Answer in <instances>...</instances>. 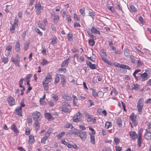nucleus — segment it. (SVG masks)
Listing matches in <instances>:
<instances>
[{"instance_id": "obj_1", "label": "nucleus", "mask_w": 151, "mask_h": 151, "mask_svg": "<svg viewBox=\"0 0 151 151\" xmlns=\"http://www.w3.org/2000/svg\"><path fill=\"white\" fill-rule=\"evenodd\" d=\"M52 77L51 75L48 74L42 82V84L44 89L45 90H48L49 89L48 83L51 81Z\"/></svg>"}, {"instance_id": "obj_2", "label": "nucleus", "mask_w": 151, "mask_h": 151, "mask_svg": "<svg viewBox=\"0 0 151 151\" xmlns=\"http://www.w3.org/2000/svg\"><path fill=\"white\" fill-rule=\"evenodd\" d=\"M75 135L79 136L82 140H84L86 138V134L85 132L78 131L77 132L75 133Z\"/></svg>"}, {"instance_id": "obj_3", "label": "nucleus", "mask_w": 151, "mask_h": 151, "mask_svg": "<svg viewBox=\"0 0 151 151\" xmlns=\"http://www.w3.org/2000/svg\"><path fill=\"white\" fill-rule=\"evenodd\" d=\"M82 114L80 112H78L73 118V122H81V118L82 117Z\"/></svg>"}, {"instance_id": "obj_4", "label": "nucleus", "mask_w": 151, "mask_h": 151, "mask_svg": "<svg viewBox=\"0 0 151 151\" xmlns=\"http://www.w3.org/2000/svg\"><path fill=\"white\" fill-rule=\"evenodd\" d=\"M137 116L134 115V113L131 114L130 116V119L132 122V124L134 126H136L137 125V123L136 120Z\"/></svg>"}, {"instance_id": "obj_5", "label": "nucleus", "mask_w": 151, "mask_h": 151, "mask_svg": "<svg viewBox=\"0 0 151 151\" xmlns=\"http://www.w3.org/2000/svg\"><path fill=\"white\" fill-rule=\"evenodd\" d=\"M41 115L40 113L37 111H35L33 113L32 116L33 120L35 121H38Z\"/></svg>"}, {"instance_id": "obj_6", "label": "nucleus", "mask_w": 151, "mask_h": 151, "mask_svg": "<svg viewBox=\"0 0 151 151\" xmlns=\"http://www.w3.org/2000/svg\"><path fill=\"white\" fill-rule=\"evenodd\" d=\"M7 100L10 106H12L14 104L15 100L13 97L10 96L9 97Z\"/></svg>"}, {"instance_id": "obj_7", "label": "nucleus", "mask_w": 151, "mask_h": 151, "mask_svg": "<svg viewBox=\"0 0 151 151\" xmlns=\"http://www.w3.org/2000/svg\"><path fill=\"white\" fill-rule=\"evenodd\" d=\"M147 76L148 74L146 72L141 74L140 77L141 78L142 81H144L147 79H148Z\"/></svg>"}, {"instance_id": "obj_8", "label": "nucleus", "mask_w": 151, "mask_h": 151, "mask_svg": "<svg viewBox=\"0 0 151 151\" xmlns=\"http://www.w3.org/2000/svg\"><path fill=\"white\" fill-rule=\"evenodd\" d=\"M145 137L147 140H149L151 138V133L147 129L145 134Z\"/></svg>"}, {"instance_id": "obj_9", "label": "nucleus", "mask_w": 151, "mask_h": 151, "mask_svg": "<svg viewBox=\"0 0 151 151\" xmlns=\"http://www.w3.org/2000/svg\"><path fill=\"white\" fill-rule=\"evenodd\" d=\"M35 7L36 9V10H42L43 9V7L41 6L40 2H38L35 4Z\"/></svg>"}, {"instance_id": "obj_10", "label": "nucleus", "mask_w": 151, "mask_h": 151, "mask_svg": "<svg viewBox=\"0 0 151 151\" xmlns=\"http://www.w3.org/2000/svg\"><path fill=\"white\" fill-rule=\"evenodd\" d=\"M15 111L17 113V115L20 116H22V108L20 106L17 108L16 109Z\"/></svg>"}, {"instance_id": "obj_11", "label": "nucleus", "mask_w": 151, "mask_h": 151, "mask_svg": "<svg viewBox=\"0 0 151 151\" xmlns=\"http://www.w3.org/2000/svg\"><path fill=\"white\" fill-rule=\"evenodd\" d=\"M139 137L138 139V147H139L141 144L142 142V133L141 132H139Z\"/></svg>"}, {"instance_id": "obj_12", "label": "nucleus", "mask_w": 151, "mask_h": 151, "mask_svg": "<svg viewBox=\"0 0 151 151\" xmlns=\"http://www.w3.org/2000/svg\"><path fill=\"white\" fill-rule=\"evenodd\" d=\"M129 135L133 140H134L138 137L137 134L134 132H130L129 133Z\"/></svg>"}, {"instance_id": "obj_13", "label": "nucleus", "mask_w": 151, "mask_h": 151, "mask_svg": "<svg viewBox=\"0 0 151 151\" xmlns=\"http://www.w3.org/2000/svg\"><path fill=\"white\" fill-rule=\"evenodd\" d=\"M143 104H137V107L138 110V112L140 114H141L142 110Z\"/></svg>"}, {"instance_id": "obj_14", "label": "nucleus", "mask_w": 151, "mask_h": 151, "mask_svg": "<svg viewBox=\"0 0 151 151\" xmlns=\"http://www.w3.org/2000/svg\"><path fill=\"white\" fill-rule=\"evenodd\" d=\"M20 44L19 42L18 41H17L15 45V49L16 51L18 52L20 51Z\"/></svg>"}, {"instance_id": "obj_15", "label": "nucleus", "mask_w": 151, "mask_h": 151, "mask_svg": "<svg viewBox=\"0 0 151 151\" xmlns=\"http://www.w3.org/2000/svg\"><path fill=\"white\" fill-rule=\"evenodd\" d=\"M45 117L48 120H50L52 119L53 117L50 113H47L45 114Z\"/></svg>"}, {"instance_id": "obj_16", "label": "nucleus", "mask_w": 151, "mask_h": 151, "mask_svg": "<svg viewBox=\"0 0 151 151\" xmlns=\"http://www.w3.org/2000/svg\"><path fill=\"white\" fill-rule=\"evenodd\" d=\"M102 60L104 61L105 63L110 65L111 66H112L113 65V63H111V62L109 61L108 59L104 57H101Z\"/></svg>"}, {"instance_id": "obj_17", "label": "nucleus", "mask_w": 151, "mask_h": 151, "mask_svg": "<svg viewBox=\"0 0 151 151\" xmlns=\"http://www.w3.org/2000/svg\"><path fill=\"white\" fill-rule=\"evenodd\" d=\"M91 32L92 33H94V34H100V33L99 31L98 30L96 29L94 27H92L91 28Z\"/></svg>"}, {"instance_id": "obj_18", "label": "nucleus", "mask_w": 151, "mask_h": 151, "mask_svg": "<svg viewBox=\"0 0 151 151\" xmlns=\"http://www.w3.org/2000/svg\"><path fill=\"white\" fill-rule=\"evenodd\" d=\"M69 60V58H68L66 60L64 61L61 64V67H64L67 66L68 65Z\"/></svg>"}, {"instance_id": "obj_19", "label": "nucleus", "mask_w": 151, "mask_h": 151, "mask_svg": "<svg viewBox=\"0 0 151 151\" xmlns=\"http://www.w3.org/2000/svg\"><path fill=\"white\" fill-rule=\"evenodd\" d=\"M11 129L16 133V134H17L19 133V131L14 124H13L12 125L11 127Z\"/></svg>"}, {"instance_id": "obj_20", "label": "nucleus", "mask_w": 151, "mask_h": 151, "mask_svg": "<svg viewBox=\"0 0 151 151\" xmlns=\"http://www.w3.org/2000/svg\"><path fill=\"white\" fill-rule=\"evenodd\" d=\"M139 86L137 84H134V85L132 86L131 89L132 90H138L139 88Z\"/></svg>"}, {"instance_id": "obj_21", "label": "nucleus", "mask_w": 151, "mask_h": 151, "mask_svg": "<svg viewBox=\"0 0 151 151\" xmlns=\"http://www.w3.org/2000/svg\"><path fill=\"white\" fill-rule=\"evenodd\" d=\"M30 42H26L24 44V49L25 51H26L28 49Z\"/></svg>"}, {"instance_id": "obj_22", "label": "nucleus", "mask_w": 151, "mask_h": 151, "mask_svg": "<svg viewBox=\"0 0 151 151\" xmlns=\"http://www.w3.org/2000/svg\"><path fill=\"white\" fill-rule=\"evenodd\" d=\"M73 104L74 106H76V103L78 101L77 99L76 98V96L74 95H73Z\"/></svg>"}, {"instance_id": "obj_23", "label": "nucleus", "mask_w": 151, "mask_h": 151, "mask_svg": "<svg viewBox=\"0 0 151 151\" xmlns=\"http://www.w3.org/2000/svg\"><path fill=\"white\" fill-rule=\"evenodd\" d=\"M61 111L65 113L68 112L69 111V109L68 108L64 106H63L61 108Z\"/></svg>"}, {"instance_id": "obj_24", "label": "nucleus", "mask_w": 151, "mask_h": 151, "mask_svg": "<svg viewBox=\"0 0 151 151\" xmlns=\"http://www.w3.org/2000/svg\"><path fill=\"white\" fill-rule=\"evenodd\" d=\"M65 134V132H62L56 135V137L58 139L62 138Z\"/></svg>"}, {"instance_id": "obj_25", "label": "nucleus", "mask_w": 151, "mask_h": 151, "mask_svg": "<svg viewBox=\"0 0 151 151\" xmlns=\"http://www.w3.org/2000/svg\"><path fill=\"white\" fill-rule=\"evenodd\" d=\"M130 11L133 12H136L137 9L133 5H131L130 6Z\"/></svg>"}, {"instance_id": "obj_26", "label": "nucleus", "mask_w": 151, "mask_h": 151, "mask_svg": "<svg viewBox=\"0 0 151 151\" xmlns=\"http://www.w3.org/2000/svg\"><path fill=\"white\" fill-rule=\"evenodd\" d=\"M117 124L118 125L119 127H121L122 126V121L121 119L118 118L116 120Z\"/></svg>"}, {"instance_id": "obj_27", "label": "nucleus", "mask_w": 151, "mask_h": 151, "mask_svg": "<svg viewBox=\"0 0 151 151\" xmlns=\"http://www.w3.org/2000/svg\"><path fill=\"white\" fill-rule=\"evenodd\" d=\"M52 133L51 130H48L47 132L45 133V137H47L48 139L49 137H50L51 133Z\"/></svg>"}, {"instance_id": "obj_28", "label": "nucleus", "mask_w": 151, "mask_h": 151, "mask_svg": "<svg viewBox=\"0 0 151 151\" xmlns=\"http://www.w3.org/2000/svg\"><path fill=\"white\" fill-rule=\"evenodd\" d=\"M57 38L56 37H53L52 39V40L50 42L51 44H55L57 42Z\"/></svg>"}, {"instance_id": "obj_29", "label": "nucleus", "mask_w": 151, "mask_h": 151, "mask_svg": "<svg viewBox=\"0 0 151 151\" xmlns=\"http://www.w3.org/2000/svg\"><path fill=\"white\" fill-rule=\"evenodd\" d=\"M91 142L93 144H94L95 142V137L93 135H91L90 136Z\"/></svg>"}, {"instance_id": "obj_30", "label": "nucleus", "mask_w": 151, "mask_h": 151, "mask_svg": "<svg viewBox=\"0 0 151 151\" xmlns=\"http://www.w3.org/2000/svg\"><path fill=\"white\" fill-rule=\"evenodd\" d=\"M35 140L34 137L33 136L30 135L29 136V142H33Z\"/></svg>"}, {"instance_id": "obj_31", "label": "nucleus", "mask_w": 151, "mask_h": 151, "mask_svg": "<svg viewBox=\"0 0 151 151\" xmlns=\"http://www.w3.org/2000/svg\"><path fill=\"white\" fill-rule=\"evenodd\" d=\"M112 125L111 124L110 122H107L105 123V127L107 129L109 128Z\"/></svg>"}, {"instance_id": "obj_32", "label": "nucleus", "mask_w": 151, "mask_h": 151, "mask_svg": "<svg viewBox=\"0 0 151 151\" xmlns=\"http://www.w3.org/2000/svg\"><path fill=\"white\" fill-rule=\"evenodd\" d=\"M66 71V69L65 68H63L62 69H60L58 70V72L59 73H65Z\"/></svg>"}, {"instance_id": "obj_33", "label": "nucleus", "mask_w": 151, "mask_h": 151, "mask_svg": "<svg viewBox=\"0 0 151 151\" xmlns=\"http://www.w3.org/2000/svg\"><path fill=\"white\" fill-rule=\"evenodd\" d=\"M18 19L17 18L15 19L14 23V25H15V26H16L17 28L18 27Z\"/></svg>"}, {"instance_id": "obj_34", "label": "nucleus", "mask_w": 151, "mask_h": 151, "mask_svg": "<svg viewBox=\"0 0 151 151\" xmlns=\"http://www.w3.org/2000/svg\"><path fill=\"white\" fill-rule=\"evenodd\" d=\"M59 17L58 16H55L54 18V22L55 24H57L59 19Z\"/></svg>"}, {"instance_id": "obj_35", "label": "nucleus", "mask_w": 151, "mask_h": 151, "mask_svg": "<svg viewBox=\"0 0 151 151\" xmlns=\"http://www.w3.org/2000/svg\"><path fill=\"white\" fill-rule=\"evenodd\" d=\"M52 97L54 99V100L55 101H56L58 100V96L56 94H53Z\"/></svg>"}, {"instance_id": "obj_36", "label": "nucleus", "mask_w": 151, "mask_h": 151, "mask_svg": "<svg viewBox=\"0 0 151 151\" xmlns=\"http://www.w3.org/2000/svg\"><path fill=\"white\" fill-rule=\"evenodd\" d=\"M89 16L92 17V19H93L95 15V13L92 11H89Z\"/></svg>"}, {"instance_id": "obj_37", "label": "nucleus", "mask_w": 151, "mask_h": 151, "mask_svg": "<svg viewBox=\"0 0 151 151\" xmlns=\"http://www.w3.org/2000/svg\"><path fill=\"white\" fill-rule=\"evenodd\" d=\"M124 55L126 56H128L129 55V51L127 49H125L124 50Z\"/></svg>"}, {"instance_id": "obj_38", "label": "nucleus", "mask_w": 151, "mask_h": 151, "mask_svg": "<svg viewBox=\"0 0 151 151\" xmlns=\"http://www.w3.org/2000/svg\"><path fill=\"white\" fill-rule=\"evenodd\" d=\"M15 27H17L15 26V25L14 24L12 25V27L10 29V31L12 33L14 32Z\"/></svg>"}, {"instance_id": "obj_39", "label": "nucleus", "mask_w": 151, "mask_h": 151, "mask_svg": "<svg viewBox=\"0 0 151 151\" xmlns=\"http://www.w3.org/2000/svg\"><path fill=\"white\" fill-rule=\"evenodd\" d=\"M130 58L131 60V62L133 63H134L135 61V57L132 55H130Z\"/></svg>"}, {"instance_id": "obj_40", "label": "nucleus", "mask_w": 151, "mask_h": 151, "mask_svg": "<svg viewBox=\"0 0 151 151\" xmlns=\"http://www.w3.org/2000/svg\"><path fill=\"white\" fill-rule=\"evenodd\" d=\"M89 44L90 46H93L95 44V42L93 40H90L89 41Z\"/></svg>"}, {"instance_id": "obj_41", "label": "nucleus", "mask_w": 151, "mask_h": 151, "mask_svg": "<svg viewBox=\"0 0 151 151\" xmlns=\"http://www.w3.org/2000/svg\"><path fill=\"white\" fill-rule=\"evenodd\" d=\"M49 62L46 59H43L42 60V64L43 66H44L45 65L47 64Z\"/></svg>"}, {"instance_id": "obj_42", "label": "nucleus", "mask_w": 151, "mask_h": 151, "mask_svg": "<svg viewBox=\"0 0 151 151\" xmlns=\"http://www.w3.org/2000/svg\"><path fill=\"white\" fill-rule=\"evenodd\" d=\"M61 83L63 86H64V85L66 83V81L65 78H62L61 79Z\"/></svg>"}, {"instance_id": "obj_43", "label": "nucleus", "mask_w": 151, "mask_h": 151, "mask_svg": "<svg viewBox=\"0 0 151 151\" xmlns=\"http://www.w3.org/2000/svg\"><path fill=\"white\" fill-rule=\"evenodd\" d=\"M2 60L5 64L7 63L8 62V58L7 57V56L6 57H3L2 58Z\"/></svg>"}, {"instance_id": "obj_44", "label": "nucleus", "mask_w": 151, "mask_h": 151, "mask_svg": "<svg viewBox=\"0 0 151 151\" xmlns=\"http://www.w3.org/2000/svg\"><path fill=\"white\" fill-rule=\"evenodd\" d=\"M142 63L140 60H138L137 61V68H139L140 66L142 65Z\"/></svg>"}, {"instance_id": "obj_45", "label": "nucleus", "mask_w": 151, "mask_h": 151, "mask_svg": "<svg viewBox=\"0 0 151 151\" xmlns=\"http://www.w3.org/2000/svg\"><path fill=\"white\" fill-rule=\"evenodd\" d=\"M65 127L66 128H70L71 129L73 127L72 125L69 123H68L66 124L65 125Z\"/></svg>"}, {"instance_id": "obj_46", "label": "nucleus", "mask_w": 151, "mask_h": 151, "mask_svg": "<svg viewBox=\"0 0 151 151\" xmlns=\"http://www.w3.org/2000/svg\"><path fill=\"white\" fill-rule=\"evenodd\" d=\"M114 141L115 142L114 144L116 145H117L120 141L119 139L116 137H115L114 138Z\"/></svg>"}, {"instance_id": "obj_47", "label": "nucleus", "mask_w": 151, "mask_h": 151, "mask_svg": "<svg viewBox=\"0 0 151 151\" xmlns=\"http://www.w3.org/2000/svg\"><path fill=\"white\" fill-rule=\"evenodd\" d=\"M63 97L65 99L68 101H70L72 99L71 97L69 96L65 95Z\"/></svg>"}, {"instance_id": "obj_48", "label": "nucleus", "mask_w": 151, "mask_h": 151, "mask_svg": "<svg viewBox=\"0 0 151 151\" xmlns=\"http://www.w3.org/2000/svg\"><path fill=\"white\" fill-rule=\"evenodd\" d=\"M89 67L90 68L92 69H95L96 68V65L95 64H91L90 65Z\"/></svg>"}, {"instance_id": "obj_49", "label": "nucleus", "mask_w": 151, "mask_h": 151, "mask_svg": "<svg viewBox=\"0 0 151 151\" xmlns=\"http://www.w3.org/2000/svg\"><path fill=\"white\" fill-rule=\"evenodd\" d=\"M93 96L95 97H96L98 96V93L96 92L95 90H93L92 91Z\"/></svg>"}, {"instance_id": "obj_50", "label": "nucleus", "mask_w": 151, "mask_h": 151, "mask_svg": "<svg viewBox=\"0 0 151 151\" xmlns=\"http://www.w3.org/2000/svg\"><path fill=\"white\" fill-rule=\"evenodd\" d=\"M24 80V78L21 79L19 82V86L20 87H22V84L23 83V81Z\"/></svg>"}, {"instance_id": "obj_51", "label": "nucleus", "mask_w": 151, "mask_h": 151, "mask_svg": "<svg viewBox=\"0 0 151 151\" xmlns=\"http://www.w3.org/2000/svg\"><path fill=\"white\" fill-rule=\"evenodd\" d=\"M32 75L31 74H30L27 75L25 78V80H30V78L32 76Z\"/></svg>"}, {"instance_id": "obj_52", "label": "nucleus", "mask_w": 151, "mask_h": 151, "mask_svg": "<svg viewBox=\"0 0 151 151\" xmlns=\"http://www.w3.org/2000/svg\"><path fill=\"white\" fill-rule=\"evenodd\" d=\"M47 139V137H46L44 136L42 138L41 142L42 143H45V141Z\"/></svg>"}, {"instance_id": "obj_53", "label": "nucleus", "mask_w": 151, "mask_h": 151, "mask_svg": "<svg viewBox=\"0 0 151 151\" xmlns=\"http://www.w3.org/2000/svg\"><path fill=\"white\" fill-rule=\"evenodd\" d=\"M139 20L142 23H144V21L142 17L141 16H139Z\"/></svg>"}, {"instance_id": "obj_54", "label": "nucleus", "mask_w": 151, "mask_h": 151, "mask_svg": "<svg viewBox=\"0 0 151 151\" xmlns=\"http://www.w3.org/2000/svg\"><path fill=\"white\" fill-rule=\"evenodd\" d=\"M12 47L11 45H9L6 47V50L11 51Z\"/></svg>"}, {"instance_id": "obj_55", "label": "nucleus", "mask_w": 151, "mask_h": 151, "mask_svg": "<svg viewBox=\"0 0 151 151\" xmlns=\"http://www.w3.org/2000/svg\"><path fill=\"white\" fill-rule=\"evenodd\" d=\"M146 124L147 126L149 129L151 128V124L150 122H146Z\"/></svg>"}, {"instance_id": "obj_56", "label": "nucleus", "mask_w": 151, "mask_h": 151, "mask_svg": "<svg viewBox=\"0 0 151 151\" xmlns=\"http://www.w3.org/2000/svg\"><path fill=\"white\" fill-rule=\"evenodd\" d=\"M72 34H70L69 33L68 34V40H70V41H71L72 40Z\"/></svg>"}, {"instance_id": "obj_57", "label": "nucleus", "mask_w": 151, "mask_h": 151, "mask_svg": "<svg viewBox=\"0 0 151 151\" xmlns=\"http://www.w3.org/2000/svg\"><path fill=\"white\" fill-rule=\"evenodd\" d=\"M35 30L36 31V32L38 33L39 34H40V35H42V33L41 32L39 29L37 28V29H35Z\"/></svg>"}, {"instance_id": "obj_58", "label": "nucleus", "mask_w": 151, "mask_h": 151, "mask_svg": "<svg viewBox=\"0 0 151 151\" xmlns=\"http://www.w3.org/2000/svg\"><path fill=\"white\" fill-rule=\"evenodd\" d=\"M108 8L112 12H114V8L112 6H108Z\"/></svg>"}, {"instance_id": "obj_59", "label": "nucleus", "mask_w": 151, "mask_h": 151, "mask_svg": "<svg viewBox=\"0 0 151 151\" xmlns=\"http://www.w3.org/2000/svg\"><path fill=\"white\" fill-rule=\"evenodd\" d=\"M48 104L50 106H52L54 105L53 102L50 101H49Z\"/></svg>"}, {"instance_id": "obj_60", "label": "nucleus", "mask_w": 151, "mask_h": 151, "mask_svg": "<svg viewBox=\"0 0 151 151\" xmlns=\"http://www.w3.org/2000/svg\"><path fill=\"white\" fill-rule=\"evenodd\" d=\"M115 148L116 151H121L122 150L121 148L118 146H116Z\"/></svg>"}, {"instance_id": "obj_61", "label": "nucleus", "mask_w": 151, "mask_h": 151, "mask_svg": "<svg viewBox=\"0 0 151 151\" xmlns=\"http://www.w3.org/2000/svg\"><path fill=\"white\" fill-rule=\"evenodd\" d=\"M11 51L5 50V52L7 56L9 55Z\"/></svg>"}, {"instance_id": "obj_62", "label": "nucleus", "mask_w": 151, "mask_h": 151, "mask_svg": "<svg viewBox=\"0 0 151 151\" xmlns=\"http://www.w3.org/2000/svg\"><path fill=\"white\" fill-rule=\"evenodd\" d=\"M35 126L39 127L40 123L38 122V121H35Z\"/></svg>"}, {"instance_id": "obj_63", "label": "nucleus", "mask_w": 151, "mask_h": 151, "mask_svg": "<svg viewBox=\"0 0 151 151\" xmlns=\"http://www.w3.org/2000/svg\"><path fill=\"white\" fill-rule=\"evenodd\" d=\"M143 100L142 99H140L138 101V104H143Z\"/></svg>"}, {"instance_id": "obj_64", "label": "nucleus", "mask_w": 151, "mask_h": 151, "mask_svg": "<svg viewBox=\"0 0 151 151\" xmlns=\"http://www.w3.org/2000/svg\"><path fill=\"white\" fill-rule=\"evenodd\" d=\"M51 28L52 31L55 32L56 31V28L55 26L52 25L51 26Z\"/></svg>"}]
</instances>
